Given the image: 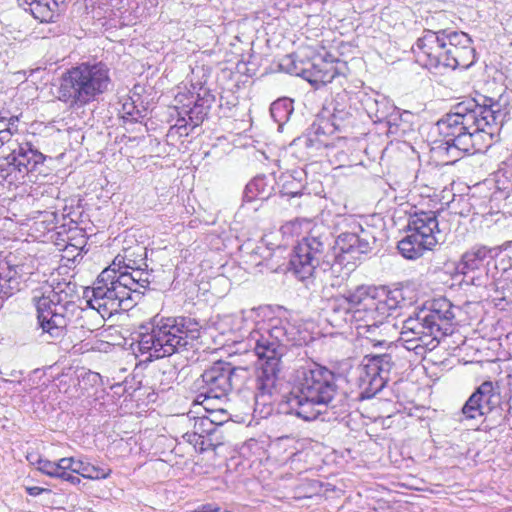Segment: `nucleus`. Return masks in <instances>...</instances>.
I'll use <instances>...</instances> for the list:
<instances>
[{
    "mask_svg": "<svg viewBox=\"0 0 512 512\" xmlns=\"http://www.w3.org/2000/svg\"><path fill=\"white\" fill-rule=\"evenodd\" d=\"M19 7L29 11L40 22H53L56 16L57 3L51 0H16Z\"/></svg>",
    "mask_w": 512,
    "mask_h": 512,
    "instance_id": "393cba45",
    "label": "nucleus"
},
{
    "mask_svg": "<svg viewBox=\"0 0 512 512\" xmlns=\"http://www.w3.org/2000/svg\"><path fill=\"white\" fill-rule=\"evenodd\" d=\"M336 129L328 118L323 114L319 117L309 129L306 136L305 145L315 149H321L328 146L327 136L334 134Z\"/></svg>",
    "mask_w": 512,
    "mask_h": 512,
    "instance_id": "5701e85b",
    "label": "nucleus"
},
{
    "mask_svg": "<svg viewBox=\"0 0 512 512\" xmlns=\"http://www.w3.org/2000/svg\"><path fill=\"white\" fill-rule=\"evenodd\" d=\"M353 292L347 296L337 297L330 303V310L334 314L336 320L350 323L352 311L355 309L356 304L352 302Z\"/></svg>",
    "mask_w": 512,
    "mask_h": 512,
    "instance_id": "473e14b6",
    "label": "nucleus"
},
{
    "mask_svg": "<svg viewBox=\"0 0 512 512\" xmlns=\"http://www.w3.org/2000/svg\"><path fill=\"white\" fill-rule=\"evenodd\" d=\"M200 330L201 325L195 318L156 315L138 328L139 350L156 359L171 356L192 347L200 337Z\"/></svg>",
    "mask_w": 512,
    "mask_h": 512,
    "instance_id": "0eeeda50",
    "label": "nucleus"
},
{
    "mask_svg": "<svg viewBox=\"0 0 512 512\" xmlns=\"http://www.w3.org/2000/svg\"><path fill=\"white\" fill-rule=\"evenodd\" d=\"M14 256L0 258V300L3 301L20 291L24 282L22 264L14 262Z\"/></svg>",
    "mask_w": 512,
    "mask_h": 512,
    "instance_id": "2eb2a0df",
    "label": "nucleus"
},
{
    "mask_svg": "<svg viewBox=\"0 0 512 512\" xmlns=\"http://www.w3.org/2000/svg\"><path fill=\"white\" fill-rule=\"evenodd\" d=\"M407 333L401 330L399 340L408 351H413L416 356L424 358L428 351L434 350L436 347H430V344L417 338L406 337Z\"/></svg>",
    "mask_w": 512,
    "mask_h": 512,
    "instance_id": "4c0bfd02",
    "label": "nucleus"
},
{
    "mask_svg": "<svg viewBox=\"0 0 512 512\" xmlns=\"http://www.w3.org/2000/svg\"><path fill=\"white\" fill-rule=\"evenodd\" d=\"M26 178L30 177L15 161L10 160V154L0 159V182L18 186L24 184Z\"/></svg>",
    "mask_w": 512,
    "mask_h": 512,
    "instance_id": "c85d7f7f",
    "label": "nucleus"
},
{
    "mask_svg": "<svg viewBox=\"0 0 512 512\" xmlns=\"http://www.w3.org/2000/svg\"><path fill=\"white\" fill-rule=\"evenodd\" d=\"M121 117L125 122H140L147 115V108L140 101V94L133 92L123 98L120 109Z\"/></svg>",
    "mask_w": 512,
    "mask_h": 512,
    "instance_id": "bb28decb",
    "label": "nucleus"
},
{
    "mask_svg": "<svg viewBox=\"0 0 512 512\" xmlns=\"http://www.w3.org/2000/svg\"><path fill=\"white\" fill-rule=\"evenodd\" d=\"M213 98L211 96L198 98L193 106L187 105L188 109L183 108V114L189 118V124L192 129L200 126L207 117Z\"/></svg>",
    "mask_w": 512,
    "mask_h": 512,
    "instance_id": "2f4dec72",
    "label": "nucleus"
},
{
    "mask_svg": "<svg viewBox=\"0 0 512 512\" xmlns=\"http://www.w3.org/2000/svg\"><path fill=\"white\" fill-rule=\"evenodd\" d=\"M293 111V100L290 98L277 99L270 107L271 117L279 126H282L289 120Z\"/></svg>",
    "mask_w": 512,
    "mask_h": 512,
    "instance_id": "72a5a7b5",
    "label": "nucleus"
},
{
    "mask_svg": "<svg viewBox=\"0 0 512 512\" xmlns=\"http://www.w3.org/2000/svg\"><path fill=\"white\" fill-rule=\"evenodd\" d=\"M462 420H474L487 415L483 406L479 404L476 397L471 394L461 409Z\"/></svg>",
    "mask_w": 512,
    "mask_h": 512,
    "instance_id": "ea45409f",
    "label": "nucleus"
},
{
    "mask_svg": "<svg viewBox=\"0 0 512 512\" xmlns=\"http://www.w3.org/2000/svg\"><path fill=\"white\" fill-rule=\"evenodd\" d=\"M500 247H486L477 245L466 251L461 259V271L466 274L469 271L478 270L488 265L500 253Z\"/></svg>",
    "mask_w": 512,
    "mask_h": 512,
    "instance_id": "aec40b11",
    "label": "nucleus"
},
{
    "mask_svg": "<svg viewBox=\"0 0 512 512\" xmlns=\"http://www.w3.org/2000/svg\"><path fill=\"white\" fill-rule=\"evenodd\" d=\"M110 69L104 62H83L61 75L57 98L70 108H82L109 91Z\"/></svg>",
    "mask_w": 512,
    "mask_h": 512,
    "instance_id": "6e6552de",
    "label": "nucleus"
},
{
    "mask_svg": "<svg viewBox=\"0 0 512 512\" xmlns=\"http://www.w3.org/2000/svg\"><path fill=\"white\" fill-rule=\"evenodd\" d=\"M57 478L67 481L71 483L72 485H78L80 484L81 480L78 476L73 475L70 471L61 472L58 474Z\"/></svg>",
    "mask_w": 512,
    "mask_h": 512,
    "instance_id": "de8ad7c7",
    "label": "nucleus"
},
{
    "mask_svg": "<svg viewBox=\"0 0 512 512\" xmlns=\"http://www.w3.org/2000/svg\"><path fill=\"white\" fill-rule=\"evenodd\" d=\"M338 376L325 366L310 363L296 371L293 389L287 397L288 414L305 421L315 420L320 410L312 406L325 407L341 418L349 413L352 405L346 392L337 385Z\"/></svg>",
    "mask_w": 512,
    "mask_h": 512,
    "instance_id": "7ed1b4c3",
    "label": "nucleus"
},
{
    "mask_svg": "<svg viewBox=\"0 0 512 512\" xmlns=\"http://www.w3.org/2000/svg\"><path fill=\"white\" fill-rule=\"evenodd\" d=\"M511 408H512V407L509 405V406H508V410H507V411H508V413H510Z\"/></svg>",
    "mask_w": 512,
    "mask_h": 512,
    "instance_id": "052dcab7",
    "label": "nucleus"
},
{
    "mask_svg": "<svg viewBox=\"0 0 512 512\" xmlns=\"http://www.w3.org/2000/svg\"><path fill=\"white\" fill-rule=\"evenodd\" d=\"M211 442L215 444V449L223 444V436L220 427L215 432V436H211Z\"/></svg>",
    "mask_w": 512,
    "mask_h": 512,
    "instance_id": "3c124183",
    "label": "nucleus"
},
{
    "mask_svg": "<svg viewBox=\"0 0 512 512\" xmlns=\"http://www.w3.org/2000/svg\"><path fill=\"white\" fill-rule=\"evenodd\" d=\"M194 129L191 126H171L168 131L169 137H187Z\"/></svg>",
    "mask_w": 512,
    "mask_h": 512,
    "instance_id": "37998d69",
    "label": "nucleus"
},
{
    "mask_svg": "<svg viewBox=\"0 0 512 512\" xmlns=\"http://www.w3.org/2000/svg\"><path fill=\"white\" fill-rule=\"evenodd\" d=\"M88 378L93 381V382H97L100 380V375L98 373H95V372H90L88 374Z\"/></svg>",
    "mask_w": 512,
    "mask_h": 512,
    "instance_id": "6e6d98bb",
    "label": "nucleus"
},
{
    "mask_svg": "<svg viewBox=\"0 0 512 512\" xmlns=\"http://www.w3.org/2000/svg\"><path fill=\"white\" fill-rule=\"evenodd\" d=\"M183 112H179V118L177 119L176 123L173 126H190L189 124V118L184 114V116H181Z\"/></svg>",
    "mask_w": 512,
    "mask_h": 512,
    "instance_id": "864d4df0",
    "label": "nucleus"
},
{
    "mask_svg": "<svg viewBox=\"0 0 512 512\" xmlns=\"http://www.w3.org/2000/svg\"><path fill=\"white\" fill-rule=\"evenodd\" d=\"M12 135V127H5L3 130H0V145L3 146L5 143H8Z\"/></svg>",
    "mask_w": 512,
    "mask_h": 512,
    "instance_id": "8fccbe9b",
    "label": "nucleus"
},
{
    "mask_svg": "<svg viewBox=\"0 0 512 512\" xmlns=\"http://www.w3.org/2000/svg\"><path fill=\"white\" fill-rule=\"evenodd\" d=\"M296 334L289 322L273 318L258 322L248 336L250 346L261 361L256 370L255 405L256 409L259 406L266 408V414L271 411L270 404L281 371V359L288 346L297 344Z\"/></svg>",
    "mask_w": 512,
    "mask_h": 512,
    "instance_id": "20e7f679",
    "label": "nucleus"
},
{
    "mask_svg": "<svg viewBox=\"0 0 512 512\" xmlns=\"http://www.w3.org/2000/svg\"><path fill=\"white\" fill-rule=\"evenodd\" d=\"M290 72L301 76L316 87L331 83L338 74L334 62L322 57H315L309 63V67L301 68L300 70L295 67V70Z\"/></svg>",
    "mask_w": 512,
    "mask_h": 512,
    "instance_id": "dca6fc26",
    "label": "nucleus"
},
{
    "mask_svg": "<svg viewBox=\"0 0 512 512\" xmlns=\"http://www.w3.org/2000/svg\"><path fill=\"white\" fill-rule=\"evenodd\" d=\"M402 331L407 333L406 337H414L430 344V347H437L440 343L441 336H438L425 316L419 310L415 316H410L403 321Z\"/></svg>",
    "mask_w": 512,
    "mask_h": 512,
    "instance_id": "f3484780",
    "label": "nucleus"
},
{
    "mask_svg": "<svg viewBox=\"0 0 512 512\" xmlns=\"http://www.w3.org/2000/svg\"><path fill=\"white\" fill-rule=\"evenodd\" d=\"M445 18L439 12L427 20L428 27L412 46L416 61L429 70L468 69L476 62L473 40L463 31L446 27L442 22Z\"/></svg>",
    "mask_w": 512,
    "mask_h": 512,
    "instance_id": "39448f33",
    "label": "nucleus"
},
{
    "mask_svg": "<svg viewBox=\"0 0 512 512\" xmlns=\"http://www.w3.org/2000/svg\"><path fill=\"white\" fill-rule=\"evenodd\" d=\"M51 2H56L57 3V8L59 7L60 4H64L65 0H51Z\"/></svg>",
    "mask_w": 512,
    "mask_h": 512,
    "instance_id": "13d9d810",
    "label": "nucleus"
},
{
    "mask_svg": "<svg viewBox=\"0 0 512 512\" xmlns=\"http://www.w3.org/2000/svg\"><path fill=\"white\" fill-rule=\"evenodd\" d=\"M183 438L189 442L190 444H192L194 446L195 449L198 450V447H199V443H200V439L202 437H200V435H197L195 433V430H192L191 432H186L184 435H183Z\"/></svg>",
    "mask_w": 512,
    "mask_h": 512,
    "instance_id": "09e8293b",
    "label": "nucleus"
},
{
    "mask_svg": "<svg viewBox=\"0 0 512 512\" xmlns=\"http://www.w3.org/2000/svg\"><path fill=\"white\" fill-rule=\"evenodd\" d=\"M332 112L329 120L336 131H346L355 122V109L347 101V95L338 94L332 102Z\"/></svg>",
    "mask_w": 512,
    "mask_h": 512,
    "instance_id": "412c9836",
    "label": "nucleus"
},
{
    "mask_svg": "<svg viewBox=\"0 0 512 512\" xmlns=\"http://www.w3.org/2000/svg\"><path fill=\"white\" fill-rule=\"evenodd\" d=\"M345 221L351 230L338 235L334 241L333 254L329 253L332 245L329 235L320 234L316 230H312L295 247L313 257L319 265L329 266L332 270L341 267L344 262L360 259L377 246L381 231L369 224L363 226L352 217L345 218Z\"/></svg>",
    "mask_w": 512,
    "mask_h": 512,
    "instance_id": "423d86ee",
    "label": "nucleus"
},
{
    "mask_svg": "<svg viewBox=\"0 0 512 512\" xmlns=\"http://www.w3.org/2000/svg\"><path fill=\"white\" fill-rule=\"evenodd\" d=\"M16 122H18V117L9 118L8 122H5V127H12V131L17 130Z\"/></svg>",
    "mask_w": 512,
    "mask_h": 512,
    "instance_id": "5fc2aeb1",
    "label": "nucleus"
},
{
    "mask_svg": "<svg viewBox=\"0 0 512 512\" xmlns=\"http://www.w3.org/2000/svg\"><path fill=\"white\" fill-rule=\"evenodd\" d=\"M192 512H231V511L228 509H222L221 507H219L216 504L207 503V504H203V505L199 506Z\"/></svg>",
    "mask_w": 512,
    "mask_h": 512,
    "instance_id": "a18cd8bd",
    "label": "nucleus"
},
{
    "mask_svg": "<svg viewBox=\"0 0 512 512\" xmlns=\"http://www.w3.org/2000/svg\"><path fill=\"white\" fill-rule=\"evenodd\" d=\"M229 372L226 369V362H215L211 367L204 370L201 377L195 382L199 391L196 401L204 404L210 401H221L230 392Z\"/></svg>",
    "mask_w": 512,
    "mask_h": 512,
    "instance_id": "ddd939ff",
    "label": "nucleus"
},
{
    "mask_svg": "<svg viewBox=\"0 0 512 512\" xmlns=\"http://www.w3.org/2000/svg\"><path fill=\"white\" fill-rule=\"evenodd\" d=\"M352 302L356 304L351 314L350 324H354L357 333L369 339L374 347L388 345L385 337L388 332L394 328L389 320H386L376 305L375 297L368 294V288L364 286L357 287L353 292Z\"/></svg>",
    "mask_w": 512,
    "mask_h": 512,
    "instance_id": "1a4fd4ad",
    "label": "nucleus"
},
{
    "mask_svg": "<svg viewBox=\"0 0 512 512\" xmlns=\"http://www.w3.org/2000/svg\"><path fill=\"white\" fill-rule=\"evenodd\" d=\"M452 214L448 211H423L416 210L408 219V231L414 233L424 243L434 247L446 240L450 232L448 217Z\"/></svg>",
    "mask_w": 512,
    "mask_h": 512,
    "instance_id": "f8f14e48",
    "label": "nucleus"
},
{
    "mask_svg": "<svg viewBox=\"0 0 512 512\" xmlns=\"http://www.w3.org/2000/svg\"><path fill=\"white\" fill-rule=\"evenodd\" d=\"M70 283L58 284L48 295L33 296L41 337L48 343L65 336L82 341L103 326L105 318L91 306L82 308L73 298Z\"/></svg>",
    "mask_w": 512,
    "mask_h": 512,
    "instance_id": "f03ea898",
    "label": "nucleus"
},
{
    "mask_svg": "<svg viewBox=\"0 0 512 512\" xmlns=\"http://www.w3.org/2000/svg\"><path fill=\"white\" fill-rule=\"evenodd\" d=\"M363 105L368 116L374 122H384L388 113L395 111V105L382 96L378 98L367 97Z\"/></svg>",
    "mask_w": 512,
    "mask_h": 512,
    "instance_id": "c756f323",
    "label": "nucleus"
},
{
    "mask_svg": "<svg viewBox=\"0 0 512 512\" xmlns=\"http://www.w3.org/2000/svg\"><path fill=\"white\" fill-rule=\"evenodd\" d=\"M38 469L42 473L54 478H57L59 474V466L57 465V462H52L50 460L40 459L38 461Z\"/></svg>",
    "mask_w": 512,
    "mask_h": 512,
    "instance_id": "79ce46f5",
    "label": "nucleus"
},
{
    "mask_svg": "<svg viewBox=\"0 0 512 512\" xmlns=\"http://www.w3.org/2000/svg\"><path fill=\"white\" fill-rule=\"evenodd\" d=\"M454 305L446 298L432 300L421 310L426 321L431 324L434 331L442 338L453 333L455 319Z\"/></svg>",
    "mask_w": 512,
    "mask_h": 512,
    "instance_id": "4468645a",
    "label": "nucleus"
},
{
    "mask_svg": "<svg viewBox=\"0 0 512 512\" xmlns=\"http://www.w3.org/2000/svg\"><path fill=\"white\" fill-rule=\"evenodd\" d=\"M26 491H27V493L30 496H34L35 497V496H38L41 493H43L45 491V489L41 488V487H38V486H32V487H27Z\"/></svg>",
    "mask_w": 512,
    "mask_h": 512,
    "instance_id": "603ef678",
    "label": "nucleus"
},
{
    "mask_svg": "<svg viewBox=\"0 0 512 512\" xmlns=\"http://www.w3.org/2000/svg\"><path fill=\"white\" fill-rule=\"evenodd\" d=\"M118 259V257L115 258V260L113 261L112 265L109 267V268H113L115 269L116 271H120V263H116V260Z\"/></svg>",
    "mask_w": 512,
    "mask_h": 512,
    "instance_id": "4d7b16f0",
    "label": "nucleus"
},
{
    "mask_svg": "<svg viewBox=\"0 0 512 512\" xmlns=\"http://www.w3.org/2000/svg\"><path fill=\"white\" fill-rule=\"evenodd\" d=\"M387 124V132L395 138H402L407 131V123L403 120V114L395 106V111L388 113V117L384 120Z\"/></svg>",
    "mask_w": 512,
    "mask_h": 512,
    "instance_id": "f704fd0d",
    "label": "nucleus"
},
{
    "mask_svg": "<svg viewBox=\"0 0 512 512\" xmlns=\"http://www.w3.org/2000/svg\"><path fill=\"white\" fill-rule=\"evenodd\" d=\"M391 353L368 354L357 368V385L361 389V397L370 399L379 393L387 384L394 367Z\"/></svg>",
    "mask_w": 512,
    "mask_h": 512,
    "instance_id": "9b49d317",
    "label": "nucleus"
},
{
    "mask_svg": "<svg viewBox=\"0 0 512 512\" xmlns=\"http://www.w3.org/2000/svg\"><path fill=\"white\" fill-rule=\"evenodd\" d=\"M212 435H204L203 438L200 439L198 451L203 453L208 450H215V444L211 442Z\"/></svg>",
    "mask_w": 512,
    "mask_h": 512,
    "instance_id": "49530a36",
    "label": "nucleus"
},
{
    "mask_svg": "<svg viewBox=\"0 0 512 512\" xmlns=\"http://www.w3.org/2000/svg\"><path fill=\"white\" fill-rule=\"evenodd\" d=\"M87 304L96 309L102 317L110 318L120 310H128L136 304L124 286L119 284L117 271L113 268L104 269L92 288V296Z\"/></svg>",
    "mask_w": 512,
    "mask_h": 512,
    "instance_id": "9d476101",
    "label": "nucleus"
},
{
    "mask_svg": "<svg viewBox=\"0 0 512 512\" xmlns=\"http://www.w3.org/2000/svg\"><path fill=\"white\" fill-rule=\"evenodd\" d=\"M226 369L229 372L230 391H240L252 375L247 367H234L228 362H226Z\"/></svg>",
    "mask_w": 512,
    "mask_h": 512,
    "instance_id": "c9c22d12",
    "label": "nucleus"
},
{
    "mask_svg": "<svg viewBox=\"0 0 512 512\" xmlns=\"http://www.w3.org/2000/svg\"><path fill=\"white\" fill-rule=\"evenodd\" d=\"M218 427H220V425L217 424L214 420L210 419L209 417L202 416L195 420L193 430H195L197 435H200V437L203 438L204 435H215Z\"/></svg>",
    "mask_w": 512,
    "mask_h": 512,
    "instance_id": "a19ab883",
    "label": "nucleus"
},
{
    "mask_svg": "<svg viewBox=\"0 0 512 512\" xmlns=\"http://www.w3.org/2000/svg\"><path fill=\"white\" fill-rule=\"evenodd\" d=\"M304 183L301 178H297L292 174H288L282 177V184L280 193L283 196L297 197L304 196L303 193Z\"/></svg>",
    "mask_w": 512,
    "mask_h": 512,
    "instance_id": "58836bf2",
    "label": "nucleus"
},
{
    "mask_svg": "<svg viewBox=\"0 0 512 512\" xmlns=\"http://www.w3.org/2000/svg\"><path fill=\"white\" fill-rule=\"evenodd\" d=\"M272 179L265 176H257L253 178L245 187L244 200L251 202L256 199L267 200L274 191Z\"/></svg>",
    "mask_w": 512,
    "mask_h": 512,
    "instance_id": "cd10ccee",
    "label": "nucleus"
},
{
    "mask_svg": "<svg viewBox=\"0 0 512 512\" xmlns=\"http://www.w3.org/2000/svg\"><path fill=\"white\" fill-rule=\"evenodd\" d=\"M486 414L491 413L494 409L499 407L502 402L500 388L497 383L492 381H484L472 393Z\"/></svg>",
    "mask_w": 512,
    "mask_h": 512,
    "instance_id": "b1692460",
    "label": "nucleus"
},
{
    "mask_svg": "<svg viewBox=\"0 0 512 512\" xmlns=\"http://www.w3.org/2000/svg\"><path fill=\"white\" fill-rule=\"evenodd\" d=\"M5 128V121L0 120V130H3Z\"/></svg>",
    "mask_w": 512,
    "mask_h": 512,
    "instance_id": "bf43d9fd",
    "label": "nucleus"
},
{
    "mask_svg": "<svg viewBox=\"0 0 512 512\" xmlns=\"http://www.w3.org/2000/svg\"><path fill=\"white\" fill-rule=\"evenodd\" d=\"M409 289L404 287H396L386 291L384 298H375L376 305L386 320L391 316L392 312L398 308L409 306L413 303L412 298H408L406 293Z\"/></svg>",
    "mask_w": 512,
    "mask_h": 512,
    "instance_id": "4be33fe9",
    "label": "nucleus"
},
{
    "mask_svg": "<svg viewBox=\"0 0 512 512\" xmlns=\"http://www.w3.org/2000/svg\"><path fill=\"white\" fill-rule=\"evenodd\" d=\"M320 266L313 257L306 255L294 247L289 259L288 269L301 281L309 279L315 269Z\"/></svg>",
    "mask_w": 512,
    "mask_h": 512,
    "instance_id": "a878e982",
    "label": "nucleus"
},
{
    "mask_svg": "<svg viewBox=\"0 0 512 512\" xmlns=\"http://www.w3.org/2000/svg\"><path fill=\"white\" fill-rule=\"evenodd\" d=\"M46 156L37 150L32 143L24 142L18 144L10 153V160L15 161L25 173L30 177V174L37 170L39 165H42Z\"/></svg>",
    "mask_w": 512,
    "mask_h": 512,
    "instance_id": "6ab92c4d",
    "label": "nucleus"
},
{
    "mask_svg": "<svg viewBox=\"0 0 512 512\" xmlns=\"http://www.w3.org/2000/svg\"><path fill=\"white\" fill-rule=\"evenodd\" d=\"M125 268H130L132 271H117L119 284L124 286L130 297H133L137 302L143 295L142 289H146L150 284V274L139 267L134 268L130 263H126Z\"/></svg>",
    "mask_w": 512,
    "mask_h": 512,
    "instance_id": "a211bd4d",
    "label": "nucleus"
},
{
    "mask_svg": "<svg viewBox=\"0 0 512 512\" xmlns=\"http://www.w3.org/2000/svg\"><path fill=\"white\" fill-rule=\"evenodd\" d=\"M75 468L76 469L74 473L81 475L83 478L91 480L105 479L111 473L110 469L97 467L81 460L77 461Z\"/></svg>",
    "mask_w": 512,
    "mask_h": 512,
    "instance_id": "e433bc0d",
    "label": "nucleus"
},
{
    "mask_svg": "<svg viewBox=\"0 0 512 512\" xmlns=\"http://www.w3.org/2000/svg\"><path fill=\"white\" fill-rule=\"evenodd\" d=\"M397 247L403 257L411 260L421 257L424 251L432 249L431 245L424 243L412 232L399 241Z\"/></svg>",
    "mask_w": 512,
    "mask_h": 512,
    "instance_id": "7c9ffc66",
    "label": "nucleus"
},
{
    "mask_svg": "<svg viewBox=\"0 0 512 512\" xmlns=\"http://www.w3.org/2000/svg\"><path fill=\"white\" fill-rule=\"evenodd\" d=\"M78 460H75L74 458H62L57 462V465L59 466V473L70 471L72 473L75 472V465L77 464Z\"/></svg>",
    "mask_w": 512,
    "mask_h": 512,
    "instance_id": "c03bdc74",
    "label": "nucleus"
},
{
    "mask_svg": "<svg viewBox=\"0 0 512 512\" xmlns=\"http://www.w3.org/2000/svg\"><path fill=\"white\" fill-rule=\"evenodd\" d=\"M509 97L485 98L482 104L475 100L458 103L437 122L441 145L446 154L457 160L466 154L483 152L509 119Z\"/></svg>",
    "mask_w": 512,
    "mask_h": 512,
    "instance_id": "f257e3e1",
    "label": "nucleus"
}]
</instances>
